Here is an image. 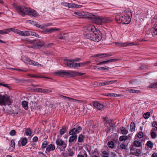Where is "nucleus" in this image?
I'll use <instances>...</instances> for the list:
<instances>
[{
  "label": "nucleus",
  "mask_w": 157,
  "mask_h": 157,
  "mask_svg": "<svg viewBox=\"0 0 157 157\" xmlns=\"http://www.w3.org/2000/svg\"><path fill=\"white\" fill-rule=\"evenodd\" d=\"M89 31L85 35V37L91 40L98 42L102 38V34L101 32L97 29L94 27L89 28Z\"/></svg>",
  "instance_id": "obj_1"
},
{
  "label": "nucleus",
  "mask_w": 157,
  "mask_h": 157,
  "mask_svg": "<svg viewBox=\"0 0 157 157\" xmlns=\"http://www.w3.org/2000/svg\"><path fill=\"white\" fill-rule=\"evenodd\" d=\"M56 74L58 76H65L66 77H75L77 76H82L85 73L79 72L78 71H67L61 70L58 71L56 72Z\"/></svg>",
  "instance_id": "obj_2"
},
{
  "label": "nucleus",
  "mask_w": 157,
  "mask_h": 157,
  "mask_svg": "<svg viewBox=\"0 0 157 157\" xmlns=\"http://www.w3.org/2000/svg\"><path fill=\"white\" fill-rule=\"evenodd\" d=\"M113 21V19L109 17H101L99 16H97L94 18V22L98 25L109 23L112 21Z\"/></svg>",
  "instance_id": "obj_3"
},
{
  "label": "nucleus",
  "mask_w": 157,
  "mask_h": 157,
  "mask_svg": "<svg viewBox=\"0 0 157 157\" xmlns=\"http://www.w3.org/2000/svg\"><path fill=\"white\" fill-rule=\"evenodd\" d=\"M13 6L18 13L22 16L27 15L28 8L24 6H18L16 4L13 3Z\"/></svg>",
  "instance_id": "obj_4"
},
{
  "label": "nucleus",
  "mask_w": 157,
  "mask_h": 157,
  "mask_svg": "<svg viewBox=\"0 0 157 157\" xmlns=\"http://www.w3.org/2000/svg\"><path fill=\"white\" fill-rule=\"evenodd\" d=\"M13 102L10 96L7 95H0V105H10Z\"/></svg>",
  "instance_id": "obj_5"
},
{
  "label": "nucleus",
  "mask_w": 157,
  "mask_h": 157,
  "mask_svg": "<svg viewBox=\"0 0 157 157\" xmlns=\"http://www.w3.org/2000/svg\"><path fill=\"white\" fill-rule=\"evenodd\" d=\"M126 12L127 13H125V15L124 16L122 15L121 18V23L122 24H128L131 21L132 16L131 10L129 9H127Z\"/></svg>",
  "instance_id": "obj_6"
},
{
  "label": "nucleus",
  "mask_w": 157,
  "mask_h": 157,
  "mask_svg": "<svg viewBox=\"0 0 157 157\" xmlns=\"http://www.w3.org/2000/svg\"><path fill=\"white\" fill-rule=\"evenodd\" d=\"M63 63L70 68H75L77 67H80V63H75L73 60L64 59Z\"/></svg>",
  "instance_id": "obj_7"
},
{
  "label": "nucleus",
  "mask_w": 157,
  "mask_h": 157,
  "mask_svg": "<svg viewBox=\"0 0 157 157\" xmlns=\"http://www.w3.org/2000/svg\"><path fill=\"white\" fill-rule=\"evenodd\" d=\"M74 14L77 15L78 17L88 18L90 17V13L85 12H74Z\"/></svg>",
  "instance_id": "obj_8"
},
{
  "label": "nucleus",
  "mask_w": 157,
  "mask_h": 157,
  "mask_svg": "<svg viewBox=\"0 0 157 157\" xmlns=\"http://www.w3.org/2000/svg\"><path fill=\"white\" fill-rule=\"evenodd\" d=\"M56 142L57 145L61 146V150L62 151L65 150L67 144L64 141L60 139H58Z\"/></svg>",
  "instance_id": "obj_9"
},
{
  "label": "nucleus",
  "mask_w": 157,
  "mask_h": 157,
  "mask_svg": "<svg viewBox=\"0 0 157 157\" xmlns=\"http://www.w3.org/2000/svg\"><path fill=\"white\" fill-rule=\"evenodd\" d=\"M45 44L43 41H40L39 40H36V42L35 43L34 45L31 46H28L32 48H38L37 47L40 46L42 47L43 46H45Z\"/></svg>",
  "instance_id": "obj_10"
},
{
  "label": "nucleus",
  "mask_w": 157,
  "mask_h": 157,
  "mask_svg": "<svg viewBox=\"0 0 157 157\" xmlns=\"http://www.w3.org/2000/svg\"><path fill=\"white\" fill-rule=\"evenodd\" d=\"M27 15H29L30 16H33L36 17H37L39 16V14L34 10L30 8H28L27 12Z\"/></svg>",
  "instance_id": "obj_11"
},
{
  "label": "nucleus",
  "mask_w": 157,
  "mask_h": 157,
  "mask_svg": "<svg viewBox=\"0 0 157 157\" xmlns=\"http://www.w3.org/2000/svg\"><path fill=\"white\" fill-rule=\"evenodd\" d=\"M94 106L98 109L99 110H103L104 109V106L101 104L100 103L97 101H94L93 102Z\"/></svg>",
  "instance_id": "obj_12"
},
{
  "label": "nucleus",
  "mask_w": 157,
  "mask_h": 157,
  "mask_svg": "<svg viewBox=\"0 0 157 157\" xmlns=\"http://www.w3.org/2000/svg\"><path fill=\"white\" fill-rule=\"evenodd\" d=\"M60 30V29L59 28H51L50 29H48V28H46L44 30V33H52L54 32V31H59Z\"/></svg>",
  "instance_id": "obj_13"
},
{
  "label": "nucleus",
  "mask_w": 157,
  "mask_h": 157,
  "mask_svg": "<svg viewBox=\"0 0 157 157\" xmlns=\"http://www.w3.org/2000/svg\"><path fill=\"white\" fill-rule=\"evenodd\" d=\"M100 154L98 149L97 148H96L92 153L90 157H100Z\"/></svg>",
  "instance_id": "obj_14"
},
{
  "label": "nucleus",
  "mask_w": 157,
  "mask_h": 157,
  "mask_svg": "<svg viewBox=\"0 0 157 157\" xmlns=\"http://www.w3.org/2000/svg\"><path fill=\"white\" fill-rule=\"evenodd\" d=\"M151 33L153 36H157V24L151 29Z\"/></svg>",
  "instance_id": "obj_15"
},
{
  "label": "nucleus",
  "mask_w": 157,
  "mask_h": 157,
  "mask_svg": "<svg viewBox=\"0 0 157 157\" xmlns=\"http://www.w3.org/2000/svg\"><path fill=\"white\" fill-rule=\"evenodd\" d=\"M38 92H39L41 93H51L52 92V91L51 90L42 89V88H38Z\"/></svg>",
  "instance_id": "obj_16"
},
{
  "label": "nucleus",
  "mask_w": 157,
  "mask_h": 157,
  "mask_svg": "<svg viewBox=\"0 0 157 157\" xmlns=\"http://www.w3.org/2000/svg\"><path fill=\"white\" fill-rule=\"evenodd\" d=\"M122 17V15H116L115 17V20L118 23H121V17Z\"/></svg>",
  "instance_id": "obj_17"
},
{
  "label": "nucleus",
  "mask_w": 157,
  "mask_h": 157,
  "mask_svg": "<svg viewBox=\"0 0 157 157\" xmlns=\"http://www.w3.org/2000/svg\"><path fill=\"white\" fill-rule=\"evenodd\" d=\"M78 133L76 128H74L70 129L69 131V134L70 135H76V133Z\"/></svg>",
  "instance_id": "obj_18"
},
{
  "label": "nucleus",
  "mask_w": 157,
  "mask_h": 157,
  "mask_svg": "<svg viewBox=\"0 0 157 157\" xmlns=\"http://www.w3.org/2000/svg\"><path fill=\"white\" fill-rule=\"evenodd\" d=\"M55 149V147L54 145L51 144L48 146L46 149V150L48 152L51 151H53Z\"/></svg>",
  "instance_id": "obj_19"
},
{
  "label": "nucleus",
  "mask_w": 157,
  "mask_h": 157,
  "mask_svg": "<svg viewBox=\"0 0 157 157\" xmlns=\"http://www.w3.org/2000/svg\"><path fill=\"white\" fill-rule=\"evenodd\" d=\"M77 135H72L69 139V142L70 143H72L74 141H75L77 140Z\"/></svg>",
  "instance_id": "obj_20"
},
{
  "label": "nucleus",
  "mask_w": 157,
  "mask_h": 157,
  "mask_svg": "<svg viewBox=\"0 0 157 157\" xmlns=\"http://www.w3.org/2000/svg\"><path fill=\"white\" fill-rule=\"evenodd\" d=\"M67 130V127L65 126L63 127L60 130V134L62 135L65 133Z\"/></svg>",
  "instance_id": "obj_21"
},
{
  "label": "nucleus",
  "mask_w": 157,
  "mask_h": 157,
  "mask_svg": "<svg viewBox=\"0 0 157 157\" xmlns=\"http://www.w3.org/2000/svg\"><path fill=\"white\" fill-rule=\"evenodd\" d=\"M22 106L24 109L27 110L28 109V102L26 101H23L21 103Z\"/></svg>",
  "instance_id": "obj_22"
},
{
  "label": "nucleus",
  "mask_w": 157,
  "mask_h": 157,
  "mask_svg": "<svg viewBox=\"0 0 157 157\" xmlns=\"http://www.w3.org/2000/svg\"><path fill=\"white\" fill-rule=\"evenodd\" d=\"M132 146L133 147H139L141 146V144L140 142L138 141L135 140L134 142L133 145Z\"/></svg>",
  "instance_id": "obj_23"
},
{
  "label": "nucleus",
  "mask_w": 157,
  "mask_h": 157,
  "mask_svg": "<svg viewBox=\"0 0 157 157\" xmlns=\"http://www.w3.org/2000/svg\"><path fill=\"white\" fill-rule=\"evenodd\" d=\"M135 123L132 122L130 124V130L131 132H133L135 130Z\"/></svg>",
  "instance_id": "obj_24"
},
{
  "label": "nucleus",
  "mask_w": 157,
  "mask_h": 157,
  "mask_svg": "<svg viewBox=\"0 0 157 157\" xmlns=\"http://www.w3.org/2000/svg\"><path fill=\"white\" fill-rule=\"evenodd\" d=\"M120 129L122 134H123L126 135L128 132V131L124 127H121L120 128Z\"/></svg>",
  "instance_id": "obj_25"
},
{
  "label": "nucleus",
  "mask_w": 157,
  "mask_h": 157,
  "mask_svg": "<svg viewBox=\"0 0 157 157\" xmlns=\"http://www.w3.org/2000/svg\"><path fill=\"white\" fill-rule=\"evenodd\" d=\"M121 45L123 46H131L132 45H135V44L132 43H120Z\"/></svg>",
  "instance_id": "obj_26"
},
{
  "label": "nucleus",
  "mask_w": 157,
  "mask_h": 157,
  "mask_svg": "<svg viewBox=\"0 0 157 157\" xmlns=\"http://www.w3.org/2000/svg\"><path fill=\"white\" fill-rule=\"evenodd\" d=\"M107 145L110 148H113L114 147V144L113 142L112 141H110L108 142Z\"/></svg>",
  "instance_id": "obj_27"
},
{
  "label": "nucleus",
  "mask_w": 157,
  "mask_h": 157,
  "mask_svg": "<svg viewBox=\"0 0 157 157\" xmlns=\"http://www.w3.org/2000/svg\"><path fill=\"white\" fill-rule=\"evenodd\" d=\"M29 64L31 65H33L34 66H40V64L38 63L37 62H36L33 60H31L30 62L29 63Z\"/></svg>",
  "instance_id": "obj_28"
},
{
  "label": "nucleus",
  "mask_w": 157,
  "mask_h": 157,
  "mask_svg": "<svg viewBox=\"0 0 157 157\" xmlns=\"http://www.w3.org/2000/svg\"><path fill=\"white\" fill-rule=\"evenodd\" d=\"M29 64L31 65H33L34 66H40V64L38 63L37 62H36L33 60H31L30 62L29 63Z\"/></svg>",
  "instance_id": "obj_29"
},
{
  "label": "nucleus",
  "mask_w": 157,
  "mask_h": 157,
  "mask_svg": "<svg viewBox=\"0 0 157 157\" xmlns=\"http://www.w3.org/2000/svg\"><path fill=\"white\" fill-rule=\"evenodd\" d=\"M84 135L82 134H80L78 138V142L79 143H82L84 139Z\"/></svg>",
  "instance_id": "obj_30"
},
{
  "label": "nucleus",
  "mask_w": 157,
  "mask_h": 157,
  "mask_svg": "<svg viewBox=\"0 0 157 157\" xmlns=\"http://www.w3.org/2000/svg\"><path fill=\"white\" fill-rule=\"evenodd\" d=\"M141 153V150L140 149H137L135 152H133V155L138 156Z\"/></svg>",
  "instance_id": "obj_31"
},
{
  "label": "nucleus",
  "mask_w": 157,
  "mask_h": 157,
  "mask_svg": "<svg viewBox=\"0 0 157 157\" xmlns=\"http://www.w3.org/2000/svg\"><path fill=\"white\" fill-rule=\"evenodd\" d=\"M130 149L131 154L132 155H133V152H135L137 149L132 146H131V147H130Z\"/></svg>",
  "instance_id": "obj_32"
},
{
  "label": "nucleus",
  "mask_w": 157,
  "mask_h": 157,
  "mask_svg": "<svg viewBox=\"0 0 157 157\" xmlns=\"http://www.w3.org/2000/svg\"><path fill=\"white\" fill-rule=\"evenodd\" d=\"M27 141V139L26 138H24L21 141V145L22 146H25Z\"/></svg>",
  "instance_id": "obj_33"
},
{
  "label": "nucleus",
  "mask_w": 157,
  "mask_h": 157,
  "mask_svg": "<svg viewBox=\"0 0 157 157\" xmlns=\"http://www.w3.org/2000/svg\"><path fill=\"white\" fill-rule=\"evenodd\" d=\"M128 137L126 136H121L120 137L119 140L120 141L126 140H128Z\"/></svg>",
  "instance_id": "obj_34"
},
{
  "label": "nucleus",
  "mask_w": 157,
  "mask_h": 157,
  "mask_svg": "<svg viewBox=\"0 0 157 157\" xmlns=\"http://www.w3.org/2000/svg\"><path fill=\"white\" fill-rule=\"evenodd\" d=\"M25 132L27 136H30L31 135L32 132L30 128H26Z\"/></svg>",
  "instance_id": "obj_35"
},
{
  "label": "nucleus",
  "mask_w": 157,
  "mask_h": 157,
  "mask_svg": "<svg viewBox=\"0 0 157 157\" xmlns=\"http://www.w3.org/2000/svg\"><path fill=\"white\" fill-rule=\"evenodd\" d=\"M148 87L151 88L154 87L156 90L157 89V82L150 85Z\"/></svg>",
  "instance_id": "obj_36"
},
{
  "label": "nucleus",
  "mask_w": 157,
  "mask_h": 157,
  "mask_svg": "<svg viewBox=\"0 0 157 157\" xmlns=\"http://www.w3.org/2000/svg\"><path fill=\"white\" fill-rule=\"evenodd\" d=\"M112 54H107V53H103L101 54V58L109 56H112Z\"/></svg>",
  "instance_id": "obj_37"
},
{
  "label": "nucleus",
  "mask_w": 157,
  "mask_h": 157,
  "mask_svg": "<svg viewBox=\"0 0 157 157\" xmlns=\"http://www.w3.org/2000/svg\"><path fill=\"white\" fill-rule=\"evenodd\" d=\"M48 145L47 141H44L43 142L42 144L41 148H44L47 147Z\"/></svg>",
  "instance_id": "obj_38"
},
{
  "label": "nucleus",
  "mask_w": 157,
  "mask_h": 157,
  "mask_svg": "<svg viewBox=\"0 0 157 157\" xmlns=\"http://www.w3.org/2000/svg\"><path fill=\"white\" fill-rule=\"evenodd\" d=\"M146 145L149 147L152 148L153 147V143L150 141H147Z\"/></svg>",
  "instance_id": "obj_39"
},
{
  "label": "nucleus",
  "mask_w": 157,
  "mask_h": 157,
  "mask_svg": "<svg viewBox=\"0 0 157 157\" xmlns=\"http://www.w3.org/2000/svg\"><path fill=\"white\" fill-rule=\"evenodd\" d=\"M120 59H112L109 60H108L107 61H106V63H108L109 62H113L116 61H119Z\"/></svg>",
  "instance_id": "obj_40"
},
{
  "label": "nucleus",
  "mask_w": 157,
  "mask_h": 157,
  "mask_svg": "<svg viewBox=\"0 0 157 157\" xmlns=\"http://www.w3.org/2000/svg\"><path fill=\"white\" fill-rule=\"evenodd\" d=\"M145 119L148 118L150 116V113L149 112H147L144 113L143 115Z\"/></svg>",
  "instance_id": "obj_41"
},
{
  "label": "nucleus",
  "mask_w": 157,
  "mask_h": 157,
  "mask_svg": "<svg viewBox=\"0 0 157 157\" xmlns=\"http://www.w3.org/2000/svg\"><path fill=\"white\" fill-rule=\"evenodd\" d=\"M30 35H32L33 36H35L39 37V35L36 34V33L33 32H32L30 31Z\"/></svg>",
  "instance_id": "obj_42"
},
{
  "label": "nucleus",
  "mask_w": 157,
  "mask_h": 157,
  "mask_svg": "<svg viewBox=\"0 0 157 157\" xmlns=\"http://www.w3.org/2000/svg\"><path fill=\"white\" fill-rule=\"evenodd\" d=\"M27 43H28L31 44H34L36 42V40H26Z\"/></svg>",
  "instance_id": "obj_43"
},
{
  "label": "nucleus",
  "mask_w": 157,
  "mask_h": 157,
  "mask_svg": "<svg viewBox=\"0 0 157 157\" xmlns=\"http://www.w3.org/2000/svg\"><path fill=\"white\" fill-rule=\"evenodd\" d=\"M10 146L12 147V149H13L15 148V144L14 141L13 140H12L10 144Z\"/></svg>",
  "instance_id": "obj_44"
},
{
  "label": "nucleus",
  "mask_w": 157,
  "mask_h": 157,
  "mask_svg": "<svg viewBox=\"0 0 157 157\" xmlns=\"http://www.w3.org/2000/svg\"><path fill=\"white\" fill-rule=\"evenodd\" d=\"M74 153L71 150V149H69L68 150V154L69 156H72L74 154Z\"/></svg>",
  "instance_id": "obj_45"
},
{
  "label": "nucleus",
  "mask_w": 157,
  "mask_h": 157,
  "mask_svg": "<svg viewBox=\"0 0 157 157\" xmlns=\"http://www.w3.org/2000/svg\"><path fill=\"white\" fill-rule=\"evenodd\" d=\"M151 135L152 138H155L156 136V134L155 132H152L151 133Z\"/></svg>",
  "instance_id": "obj_46"
},
{
  "label": "nucleus",
  "mask_w": 157,
  "mask_h": 157,
  "mask_svg": "<svg viewBox=\"0 0 157 157\" xmlns=\"http://www.w3.org/2000/svg\"><path fill=\"white\" fill-rule=\"evenodd\" d=\"M16 132L14 130H11L10 133V135L11 136H14L16 134Z\"/></svg>",
  "instance_id": "obj_47"
},
{
  "label": "nucleus",
  "mask_w": 157,
  "mask_h": 157,
  "mask_svg": "<svg viewBox=\"0 0 157 157\" xmlns=\"http://www.w3.org/2000/svg\"><path fill=\"white\" fill-rule=\"evenodd\" d=\"M137 136L140 138L143 137L144 136L143 132H140L137 135Z\"/></svg>",
  "instance_id": "obj_48"
},
{
  "label": "nucleus",
  "mask_w": 157,
  "mask_h": 157,
  "mask_svg": "<svg viewBox=\"0 0 157 157\" xmlns=\"http://www.w3.org/2000/svg\"><path fill=\"white\" fill-rule=\"evenodd\" d=\"M110 82H109V81H107L104 82H102L101 83V86H103L109 84Z\"/></svg>",
  "instance_id": "obj_49"
},
{
  "label": "nucleus",
  "mask_w": 157,
  "mask_h": 157,
  "mask_svg": "<svg viewBox=\"0 0 157 157\" xmlns=\"http://www.w3.org/2000/svg\"><path fill=\"white\" fill-rule=\"evenodd\" d=\"M30 31H24V36H27L30 35Z\"/></svg>",
  "instance_id": "obj_50"
},
{
  "label": "nucleus",
  "mask_w": 157,
  "mask_h": 157,
  "mask_svg": "<svg viewBox=\"0 0 157 157\" xmlns=\"http://www.w3.org/2000/svg\"><path fill=\"white\" fill-rule=\"evenodd\" d=\"M8 33L7 30H0V34H4L7 33Z\"/></svg>",
  "instance_id": "obj_51"
},
{
  "label": "nucleus",
  "mask_w": 157,
  "mask_h": 157,
  "mask_svg": "<svg viewBox=\"0 0 157 157\" xmlns=\"http://www.w3.org/2000/svg\"><path fill=\"white\" fill-rule=\"evenodd\" d=\"M64 98H67L68 99V100L70 101H73L74 99L72 98H70L68 97H67L66 96H64L63 97Z\"/></svg>",
  "instance_id": "obj_52"
},
{
  "label": "nucleus",
  "mask_w": 157,
  "mask_h": 157,
  "mask_svg": "<svg viewBox=\"0 0 157 157\" xmlns=\"http://www.w3.org/2000/svg\"><path fill=\"white\" fill-rule=\"evenodd\" d=\"M152 126L155 127L157 130V123L156 121H154L152 124Z\"/></svg>",
  "instance_id": "obj_53"
},
{
  "label": "nucleus",
  "mask_w": 157,
  "mask_h": 157,
  "mask_svg": "<svg viewBox=\"0 0 157 157\" xmlns=\"http://www.w3.org/2000/svg\"><path fill=\"white\" fill-rule=\"evenodd\" d=\"M74 4L73 3H68V4L67 7H68V8H74Z\"/></svg>",
  "instance_id": "obj_54"
},
{
  "label": "nucleus",
  "mask_w": 157,
  "mask_h": 157,
  "mask_svg": "<svg viewBox=\"0 0 157 157\" xmlns=\"http://www.w3.org/2000/svg\"><path fill=\"white\" fill-rule=\"evenodd\" d=\"M35 25L37 27L40 28L41 29H43L44 28L43 26L40 25L39 24L36 23V22Z\"/></svg>",
  "instance_id": "obj_55"
},
{
  "label": "nucleus",
  "mask_w": 157,
  "mask_h": 157,
  "mask_svg": "<svg viewBox=\"0 0 157 157\" xmlns=\"http://www.w3.org/2000/svg\"><path fill=\"white\" fill-rule=\"evenodd\" d=\"M73 5L74 8H79L82 6L81 5H78L75 4H74Z\"/></svg>",
  "instance_id": "obj_56"
},
{
  "label": "nucleus",
  "mask_w": 157,
  "mask_h": 157,
  "mask_svg": "<svg viewBox=\"0 0 157 157\" xmlns=\"http://www.w3.org/2000/svg\"><path fill=\"white\" fill-rule=\"evenodd\" d=\"M112 97H120L121 96V94L114 93H112Z\"/></svg>",
  "instance_id": "obj_57"
},
{
  "label": "nucleus",
  "mask_w": 157,
  "mask_h": 157,
  "mask_svg": "<svg viewBox=\"0 0 157 157\" xmlns=\"http://www.w3.org/2000/svg\"><path fill=\"white\" fill-rule=\"evenodd\" d=\"M16 29H13V28H11L9 29H6V30H7L8 32H10V31H13L14 33L15 31V30Z\"/></svg>",
  "instance_id": "obj_58"
},
{
  "label": "nucleus",
  "mask_w": 157,
  "mask_h": 157,
  "mask_svg": "<svg viewBox=\"0 0 157 157\" xmlns=\"http://www.w3.org/2000/svg\"><path fill=\"white\" fill-rule=\"evenodd\" d=\"M61 4L63 6H64L67 7L68 4V3L65 2H62L61 3Z\"/></svg>",
  "instance_id": "obj_59"
},
{
  "label": "nucleus",
  "mask_w": 157,
  "mask_h": 157,
  "mask_svg": "<svg viewBox=\"0 0 157 157\" xmlns=\"http://www.w3.org/2000/svg\"><path fill=\"white\" fill-rule=\"evenodd\" d=\"M120 147L122 149H125L126 148V146L124 144H121Z\"/></svg>",
  "instance_id": "obj_60"
},
{
  "label": "nucleus",
  "mask_w": 157,
  "mask_h": 157,
  "mask_svg": "<svg viewBox=\"0 0 157 157\" xmlns=\"http://www.w3.org/2000/svg\"><path fill=\"white\" fill-rule=\"evenodd\" d=\"M98 69L99 70H108V69L107 68H105L104 67H99L98 68Z\"/></svg>",
  "instance_id": "obj_61"
},
{
  "label": "nucleus",
  "mask_w": 157,
  "mask_h": 157,
  "mask_svg": "<svg viewBox=\"0 0 157 157\" xmlns=\"http://www.w3.org/2000/svg\"><path fill=\"white\" fill-rule=\"evenodd\" d=\"M74 102H78V103H82V100H78L76 99H74L73 101Z\"/></svg>",
  "instance_id": "obj_62"
},
{
  "label": "nucleus",
  "mask_w": 157,
  "mask_h": 157,
  "mask_svg": "<svg viewBox=\"0 0 157 157\" xmlns=\"http://www.w3.org/2000/svg\"><path fill=\"white\" fill-rule=\"evenodd\" d=\"M76 129L77 130V132H78V133H79L82 130V128L80 126H78Z\"/></svg>",
  "instance_id": "obj_63"
},
{
  "label": "nucleus",
  "mask_w": 157,
  "mask_h": 157,
  "mask_svg": "<svg viewBox=\"0 0 157 157\" xmlns=\"http://www.w3.org/2000/svg\"><path fill=\"white\" fill-rule=\"evenodd\" d=\"M28 21H29V22L32 25H35V23L36 22H35L34 21H31V20H29Z\"/></svg>",
  "instance_id": "obj_64"
}]
</instances>
